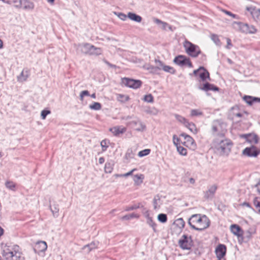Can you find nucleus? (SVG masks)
<instances>
[{"instance_id": "f257e3e1", "label": "nucleus", "mask_w": 260, "mask_h": 260, "mask_svg": "<svg viewBox=\"0 0 260 260\" xmlns=\"http://www.w3.org/2000/svg\"><path fill=\"white\" fill-rule=\"evenodd\" d=\"M188 223L191 229L202 231L210 225V221L205 215L196 214L192 215L188 220Z\"/></svg>"}, {"instance_id": "f03ea898", "label": "nucleus", "mask_w": 260, "mask_h": 260, "mask_svg": "<svg viewBox=\"0 0 260 260\" xmlns=\"http://www.w3.org/2000/svg\"><path fill=\"white\" fill-rule=\"evenodd\" d=\"M2 254L6 260H24L18 245H5Z\"/></svg>"}, {"instance_id": "7ed1b4c3", "label": "nucleus", "mask_w": 260, "mask_h": 260, "mask_svg": "<svg viewBox=\"0 0 260 260\" xmlns=\"http://www.w3.org/2000/svg\"><path fill=\"white\" fill-rule=\"evenodd\" d=\"M218 135L219 137L214 141L213 145L220 155H227L231 151L232 144L230 140L223 138L222 134Z\"/></svg>"}, {"instance_id": "20e7f679", "label": "nucleus", "mask_w": 260, "mask_h": 260, "mask_svg": "<svg viewBox=\"0 0 260 260\" xmlns=\"http://www.w3.org/2000/svg\"><path fill=\"white\" fill-rule=\"evenodd\" d=\"M183 46L186 52L193 57H197L201 53V50L199 46L188 41L184 42Z\"/></svg>"}, {"instance_id": "39448f33", "label": "nucleus", "mask_w": 260, "mask_h": 260, "mask_svg": "<svg viewBox=\"0 0 260 260\" xmlns=\"http://www.w3.org/2000/svg\"><path fill=\"white\" fill-rule=\"evenodd\" d=\"M233 26L235 29L246 34H254L256 31V29L253 26H249L247 23L240 22H234Z\"/></svg>"}, {"instance_id": "423d86ee", "label": "nucleus", "mask_w": 260, "mask_h": 260, "mask_svg": "<svg viewBox=\"0 0 260 260\" xmlns=\"http://www.w3.org/2000/svg\"><path fill=\"white\" fill-rule=\"evenodd\" d=\"M180 247L182 249L189 250L192 246V241L190 237L183 235L178 242Z\"/></svg>"}, {"instance_id": "0eeeda50", "label": "nucleus", "mask_w": 260, "mask_h": 260, "mask_svg": "<svg viewBox=\"0 0 260 260\" xmlns=\"http://www.w3.org/2000/svg\"><path fill=\"white\" fill-rule=\"evenodd\" d=\"M192 74L196 77L199 76L202 81H206L207 79L210 80L209 72L203 67H200L199 69L194 70Z\"/></svg>"}, {"instance_id": "6e6552de", "label": "nucleus", "mask_w": 260, "mask_h": 260, "mask_svg": "<svg viewBox=\"0 0 260 260\" xmlns=\"http://www.w3.org/2000/svg\"><path fill=\"white\" fill-rule=\"evenodd\" d=\"M122 83L125 86L134 89L138 88L142 85V82L140 80H134L126 78L122 79Z\"/></svg>"}, {"instance_id": "1a4fd4ad", "label": "nucleus", "mask_w": 260, "mask_h": 260, "mask_svg": "<svg viewBox=\"0 0 260 260\" xmlns=\"http://www.w3.org/2000/svg\"><path fill=\"white\" fill-rule=\"evenodd\" d=\"M174 62L181 67L187 66L189 68L192 67V63L189 59L183 55H178L174 59Z\"/></svg>"}, {"instance_id": "9d476101", "label": "nucleus", "mask_w": 260, "mask_h": 260, "mask_svg": "<svg viewBox=\"0 0 260 260\" xmlns=\"http://www.w3.org/2000/svg\"><path fill=\"white\" fill-rule=\"evenodd\" d=\"M259 151L254 146L246 147L243 150V154L249 157H256Z\"/></svg>"}, {"instance_id": "9b49d317", "label": "nucleus", "mask_w": 260, "mask_h": 260, "mask_svg": "<svg viewBox=\"0 0 260 260\" xmlns=\"http://www.w3.org/2000/svg\"><path fill=\"white\" fill-rule=\"evenodd\" d=\"M226 252V247L223 245L220 244H219L215 249V252L217 257L218 259H221L223 258Z\"/></svg>"}, {"instance_id": "f8f14e48", "label": "nucleus", "mask_w": 260, "mask_h": 260, "mask_svg": "<svg viewBox=\"0 0 260 260\" xmlns=\"http://www.w3.org/2000/svg\"><path fill=\"white\" fill-rule=\"evenodd\" d=\"M129 125H132L133 126H135V130L138 132H143L145 130L146 126L139 119L132 121L128 123Z\"/></svg>"}, {"instance_id": "ddd939ff", "label": "nucleus", "mask_w": 260, "mask_h": 260, "mask_svg": "<svg viewBox=\"0 0 260 260\" xmlns=\"http://www.w3.org/2000/svg\"><path fill=\"white\" fill-rule=\"evenodd\" d=\"M47 248V243L44 241H41L36 243L34 248V251L36 253H39L40 252H44Z\"/></svg>"}, {"instance_id": "4468645a", "label": "nucleus", "mask_w": 260, "mask_h": 260, "mask_svg": "<svg viewBox=\"0 0 260 260\" xmlns=\"http://www.w3.org/2000/svg\"><path fill=\"white\" fill-rule=\"evenodd\" d=\"M126 128L122 126H116L109 129V131L115 136L123 134L126 132Z\"/></svg>"}, {"instance_id": "2eb2a0df", "label": "nucleus", "mask_w": 260, "mask_h": 260, "mask_svg": "<svg viewBox=\"0 0 260 260\" xmlns=\"http://www.w3.org/2000/svg\"><path fill=\"white\" fill-rule=\"evenodd\" d=\"M91 45L87 43L79 44L77 45V49L80 50L82 53L88 54Z\"/></svg>"}, {"instance_id": "dca6fc26", "label": "nucleus", "mask_w": 260, "mask_h": 260, "mask_svg": "<svg viewBox=\"0 0 260 260\" xmlns=\"http://www.w3.org/2000/svg\"><path fill=\"white\" fill-rule=\"evenodd\" d=\"M217 189V186L215 185H213L210 186L208 190H207L205 193L204 197L207 199H212Z\"/></svg>"}, {"instance_id": "f3484780", "label": "nucleus", "mask_w": 260, "mask_h": 260, "mask_svg": "<svg viewBox=\"0 0 260 260\" xmlns=\"http://www.w3.org/2000/svg\"><path fill=\"white\" fill-rule=\"evenodd\" d=\"M199 89L205 91H208L209 90L218 91L219 90L218 87L208 82L204 84L203 87H199Z\"/></svg>"}, {"instance_id": "a211bd4d", "label": "nucleus", "mask_w": 260, "mask_h": 260, "mask_svg": "<svg viewBox=\"0 0 260 260\" xmlns=\"http://www.w3.org/2000/svg\"><path fill=\"white\" fill-rule=\"evenodd\" d=\"M231 230L233 234L238 237H240L242 235V231L240 227L237 224L231 225Z\"/></svg>"}, {"instance_id": "6ab92c4d", "label": "nucleus", "mask_w": 260, "mask_h": 260, "mask_svg": "<svg viewBox=\"0 0 260 260\" xmlns=\"http://www.w3.org/2000/svg\"><path fill=\"white\" fill-rule=\"evenodd\" d=\"M21 7L25 10H32L34 8V5L32 3L28 0H21Z\"/></svg>"}, {"instance_id": "aec40b11", "label": "nucleus", "mask_w": 260, "mask_h": 260, "mask_svg": "<svg viewBox=\"0 0 260 260\" xmlns=\"http://www.w3.org/2000/svg\"><path fill=\"white\" fill-rule=\"evenodd\" d=\"M250 10L251 14L252 17L256 20H260V9L256 8L247 9Z\"/></svg>"}, {"instance_id": "412c9836", "label": "nucleus", "mask_w": 260, "mask_h": 260, "mask_svg": "<svg viewBox=\"0 0 260 260\" xmlns=\"http://www.w3.org/2000/svg\"><path fill=\"white\" fill-rule=\"evenodd\" d=\"M98 244H99L98 242H91V243H90L89 244L85 245L83 247L82 249H83V250H84V251L85 252L88 253L92 249H93L98 247Z\"/></svg>"}, {"instance_id": "4be33fe9", "label": "nucleus", "mask_w": 260, "mask_h": 260, "mask_svg": "<svg viewBox=\"0 0 260 260\" xmlns=\"http://www.w3.org/2000/svg\"><path fill=\"white\" fill-rule=\"evenodd\" d=\"M90 51L88 55H98L102 54V50L101 48L95 47L93 45H91L90 47Z\"/></svg>"}, {"instance_id": "5701e85b", "label": "nucleus", "mask_w": 260, "mask_h": 260, "mask_svg": "<svg viewBox=\"0 0 260 260\" xmlns=\"http://www.w3.org/2000/svg\"><path fill=\"white\" fill-rule=\"evenodd\" d=\"M127 17L129 19L137 22H141L142 20V18L140 16L132 12H128L127 13Z\"/></svg>"}, {"instance_id": "b1692460", "label": "nucleus", "mask_w": 260, "mask_h": 260, "mask_svg": "<svg viewBox=\"0 0 260 260\" xmlns=\"http://www.w3.org/2000/svg\"><path fill=\"white\" fill-rule=\"evenodd\" d=\"M29 76V73L28 70H23L20 75L18 76V80L20 82H23L26 80Z\"/></svg>"}, {"instance_id": "393cba45", "label": "nucleus", "mask_w": 260, "mask_h": 260, "mask_svg": "<svg viewBox=\"0 0 260 260\" xmlns=\"http://www.w3.org/2000/svg\"><path fill=\"white\" fill-rule=\"evenodd\" d=\"M146 218V222L148 224H149L151 227H152L154 232L156 231V224L153 220L152 218L150 217L149 213H147L145 215Z\"/></svg>"}, {"instance_id": "a878e982", "label": "nucleus", "mask_w": 260, "mask_h": 260, "mask_svg": "<svg viewBox=\"0 0 260 260\" xmlns=\"http://www.w3.org/2000/svg\"><path fill=\"white\" fill-rule=\"evenodd\" d=\"M144 179V176L143 174H137L134 176L133 180L135 184L139 185L143 182Z\"/></svg>"}, {"instance_id": "bb28decb", "label": "nucleus", "mask_w": 260, "mask_h": 260, "mask_svg": "<svg viewBox=\"0 0 260 260\" xmlns=\"http://www.w3.org/2000/svg\"><path fill=\"white\" fill-rule=\"evenodd\" d=\"M247 140L250 143L256 144L258 139L257 136L255 134H249L246 137Z\"/></svg>"}, {"instance_id": "cd10ccee", "label": "nucleus", "mask_w": 260, "mask_h": 260, "mask_svg": "<svg viewBox=\"0 0 260 260\" xmlns=\"http://www.w3.org/2000/svg\"><path fill=\"white\" fill-rule=\"evenodd\" d=\"M154 22L157 24H160L161 28L162 29H166L167 27H168L170 29H171V26H170L167 23L163 22L158 19H155Z\"/></svg>"}, {"instance_id": "c85d7f7f", "label": "nucleus", "mask_w": 260, "mask_h": 260, "mask_svg": "<svg viewBox=\"0 0 260 260\" xmlns=\"http://www.w3.org/2000/svg\"><path fill=\"white\" fill-rule=\"evenodd\" d=\"M114 164L112 162H108L105 165V172L106 173H111L113 169Z\"/></svg>"}, {"instance_id": "c756f323", "label": "nucleus", "mask_w": 260, "mask_h": 260, "mask_svg": "<svg viewBox=\"0 0 260 260\" xmlns=\"http://www.w3.org/2000/svg\"><path fill=\"white\" fill-rule=\"evenodd\" d=\"M50 210L53 214V215L55 217H57L58 216L59 206L58 205L54 204L52 206H50Z\"/></svg>"}, {"instance_id": "7c9ffc66", "label": "nucleus", "mask_w": 260, "mask_h": 260, "mask_svg": "<svg viewBox=\"0 0 260 260\" xmlns=\"http://www.w3.org/2000/svg\"><path fill=\"white\" fill-rule=\"evenodd\" d=\"M181 136L183 137L186 140V142L190 145H193L194 144V141L192 137L190 136L187 135L185 134H181Z\"/></svg>"}, {"instance_id": "2f4dec72", "label": "nucleus", "mask_w": 260, "mask_h": 260, "mask_svg": "<svg viewBox=\"0 0 260 260\" xmlns=\"http://www.w3.org/2000/svg\"><path fill=\"white\" fill-rule=\"evenodd\" d=\"M185 126L187 127L191 132L193 133H197V130L194 123L187 121Z\"/></svg>"}, {"instance_id": "473e14b6", "label": "nucleus", "mask_w": 260, "mask_h": 260, "mask_svg": "<svg viewBox=\"0 0 260 260\" xmlns=\"http://www.w3.org/2000/svg\"><path fill=\"white\" fill-rule=\"evenodd\" d=\"M6 187L11 190L15 191L16 188V184L11 181H7L5 183Z\"/></svg>"}, {"instance_id": "72a5a7b5", "label": "nucleus", "mask_w": 260, "mask_h": 260, "mask_svg": "<svg viewBox=\"0 0 260 260\" xmlns=\"http://www.w3.org/2000/svg\"><path fill=\"white\" fill-rule=\"evenodd\" d=\"M253 203L256 210L259 214H260V198L258 197L254 198Z\"/></svg>"}, {"instance_id": "f704fd0d", "label": "nucleus", "mask_w": 260, "mask_h": 260, "mask_svg": "<svg viewBox=\"0 0 260 260\" xmlns=\"http://www.w3.org/2000/svg\"><path fill=\"white\" fill-rule=\"evenodd\" d=\"M139 217V215L137 214L133 213L130 214L126 215L121 217V219L123 220H127L132 218H138Z\"/></svg>"}, {"instance_id": "c9c22d12", "label": "nucleus", "mask_w": 260, "mask_h": 260, "mask_svg": "<svg viewBox=\"0 0 260 260\" xmlns=\"http://www.w3.org/2000/svg\"><path fill=\"white\" fill-rule=\"evenodd\" d=\"M238 110V107L237 106L233 107L231 109V115L233 116V117L236 116L237 117H241L242 116V114L236 111Z\"/></svg>"}, {"instance_id": "e433bc0d", "label": "nucleus", "mask_w": 260, "mask_h": 260, "mask_svg": "<svg viewBox=\"0 0 260 260\" xmlns=\"http://www.w3.org/2000/svg\"><path fill=\"white\" fill-rule=\"evenodd\" d=\"M176 225L180 229L184 228L185 226V221L182 218L176 219L175 221Z\"/></svg>"}, {"instance_id": "4c0bfd02", "label": "nucleus", "mask_w": 260, "mask_h": 260, "mask_svg": "<svg viewBox=\"0 0 260 260\" xmlns=\"http://www.w3.org/2000/svg\"><path fill=\"white\" fill-rule=\"evenodd\" d=\"M89 108L91 110H99L102 108L101 104L98 102H94L89 105Z\"/></svg>"}, {"instance_id": "58836bf2", "label": "nucleus", "mask_w": 260, "mask_h": 260, "mask_svg": "<svg viewBox=\"0 0 260 260\" xmlns=\"http://www.w3.org/2000/svg\"><path fill=\"white\" fill-rule=\"evenodd\" d=\"M177 151L182 155H186L187 154V150L183 147L179 145L177 147Z\"/></svg>"}, {"instance_id": "ea45409f", "label": "nucleus", "mask_w": 260, "mask_h": 260, "mask_svg": "<svg viewBox=\"0 0 260 260\" xmlns=\"http://www.w3.org/2000/svg\"><path fill=\"white\" fill-rule=\"evenodd\" d=\"M157 219L159 221L165 223L167 221V216L165 214L161 213L158 214Z\"/></svg>"}, {"instance_id": "a19ab883", "label": "nucleus", "mask_w": 260, "mask_h": 260, "mask_svg": "<svg viewBox=\"0 0 260 260\" xmlns=\"http://www.w3.org/2000/svg\"><path fill=\"white\" fill-rule=\"evenodd\" d=\"M243 100L249 105L253 104L252 96L249 95H245L243 98Z\"/></svg>"}, {"instance_id": "79ce46f5", "label": "nucleus", "mask_w": 260, "mask_h": 260, "mask_svg": "<svg viewBox=\"0 0 260 260\" xmlns=\"http://www.w3.org/2000/svg\"><path fill=\"white\" fill-rule=\"evenodd\" d=\"M175 117L178 121H179L181 123H183L184 124V125L186 124V123L188 121L184 117H183L180 115H176Z\"/></svg>"}, {"instance_id": "37998d69", "label": "nucleus", "mask_w": 260, "mask_h": 260, "mask_svg": "<svg viewBox=\"0 0 260 260\" xmlns=\"http://www.w3.org/2000/svg\"><path fill=\"white\" fill-rule=\"evenodd\" d=\"M150 152V150L148 149H144L143 150L140 151L138 155L140 157H143L144 156H146L147 155H148Z\"/></svg>"}, {"instance_id": "c03bdc74", "label": "nucleus", "mask_w": 260, "mask_h": 260, "mask_svg": "<svg viewBox=\"0 0 260 260\" xmlns=\"http://www.w3.org/2000/svg\"><path fill=\"white\" fill-rule=\"evenodd\" d=\"M144 101L147 103H152L153 102V98L151 94L145 95Z\"/></svg>"}, {"instance_id": "a18cd8bd", "label": "nucleus", "mask_w": 260, "mask_h": 260, "mask_svg": "<svg viewBox=\"0 0 260 260\" xmlns=\"http://www.w3.org/2000/svg\"><path fill=\"white\" fill-rule=\"evenodd\" d=\"M155 63L156 64V67L157 68L158 70H162L163 68V67L164 66L162 62L159 60L155 59Z\"/></svg>"}, {"instance_id": "49530a36", "label": "nucleus", "mask_w": 260, "mask_h": 260, "mask_svg": "<svg viewBox=\"0 0 260 260\" xmlns=\"http://www.w3.org/2000/svg\"><path fill=\"white\" fill-rule=\"evenodd\" d=\"M162 70H163L165 72H169L170 73H174V69L172 67L164 65Z\"/></svg>"}, {"instance_id": "de8ad7c7", "label": "nucleus", "mask_w": 260, "mask_h": 260, "mask_svg": "<svg viewBox=\"0 0 260 260\" xmlns=\"http://www.w3.org/2000/svg\"><path fill=\"white\" fill-rule=\"evenodd\" d=\"M202 115V112L198 110L193 109L191 111L190 115L191 116H197Z\"/></svg>"}, {"instance_id": "09e8293b", "label": "nucleus", "mask_w": 260, "mask_h": 260, "mask_svg": "<svg viewBox=\"0 0 260 260\" xmlns=\"http://www.w3.org/2000/svg\"><path fill=\"white\" fill-rule=\"evenodd\" d=\"M159 201H160V199L158 196L155 197L153 199V202L154 208L155 209H156L158 208V207H159L158 202H159Z\"/></svg>"}, {"instance_id": "8fccbe9b", "label": "nucleus", "mask_w": 260, "mask_h": 260, "mask_svg": "<svg viewBox=\"0 0 260 260\" xmlns=\"http://www.w3.org/2000/svg\"><path fill=\"white\" fill-rule=\"evenodd\" d=\"M101 146L102 148V150L105 151L107 150L108 146L107 145V141L106 140H102L101 142Z\"/></svg>"}, {"instance_id": "3c124183", "label": "nucleus", "mask_w": 260, "mask_h": 260, "mask_svg": "<svg viewBox=\"0 0 260 260\" xmlns=\"http://www.w3.org/2000/svg\"><path fill=\"white\" fill-rule=\"evenodd\" d=\"M147 69L152 73H156L158 71L156 66L154 67L152 66H149L147 68Z\"/></svg>"}, {"instance_id": "603ef678", "label": "nucleus", "mask_w": 260, "mask_h": 260, "mask_svg": "<svg viewBox=\"0 0 260 260\" xmlns=\"http://www.w3.org/2000/svg\"><path fill=\"white\" fill-rule=\"evenodd\" d=\"M115 14L118 16V17L122 20H125L127 17L125 14L122 13H115Z\"/></svg>"}, {"instance_id": "864d4df0", "label": "nucleus", "mask_w": 260, "mask_h": 260, "mask_svg": "<svg viewBox=\"0 0 260 260\" xmlns=\"http://www.w3.org/2000/svg\"><path fill=\"white\" fill-rule=\"evenodd\" d=\"M14 4L16 8H21V0H12V4Z\"/></svg>"}, {"instance_id": "5fc2aeb1", "label": "nucleus", "mask_w": 260, "mask_h": 260, "mask_svg": "<svg viewBox=\"0 0 260 260\" xmlns=\"http://www.w3.org/2000/svg\"><path fill=\"white\" fill-rule=\"evenodd\" d=\"M220 127V126L219 123L213 124L212 127L213 133L214 134L215 132H218Z\"/></svg>"}, {"instance_id": "6e6d98bb", "label": "nucleus", "mask_w": 260, "mask_h": 260, "mask_svg": "<svg viewBox=\"0 0 260 260\" xmlns=\"http://www.w3.org/2000/svg\"><path fill=\"white\" fill-rule=\"evenodd\" d=\"M50 113V111L49 110H44L41 112V117L43 119H45L47 116V115Z\"/></svg>"}, {"instance_id": "4d7b16f0", "label": "nucleus", "mask_w": 260, "mask_h": 260, "mask_svg": "<svg viewBox=\"0 0 260 260\" xmlns=\"http://www.w3.org/2000/svg\"><path fill=\"white\" fill-rule=\"evenodd\" d=\"M85 95H89L88 91L83 90L80 92V97L81 101L83 100V97Z\"/></svg>"}, {"instance_id": "13d9d810", "label": "nucleus", "mask_w": 260, "mask_h": 260, "mask_svg": "<svg viewBox=\"0 0 260 260\" xmlns=\"http://www.w3.org/2000/svg\"><path fill=\"white\" fill-rule=\"evenodd\" d=\"M173 143L177 147V146H179V143L180 142V139L176 137V135H174L173 137Z\"/></svg>"}, {"instance_id": "bf43d9fd", "label": "nucleus", "mask_w": 260, "mask_h": 260, "mask_svg": "<svg viewBox=\"0 0 260 260\" xmlns=\"http://www.w3.org/2000/svg\"><path fill=\"white\" fill-rule=\"evenodd\" d=\"M254 234V232H250L249 231H247L244 235L245 238H246L247 240H249L252 235Z\"/></svg>"}, {"instance_id": "052dcab7", "label": "nucleus", "mask_w": 260, "mask_h": 260, "mask_svg": "<svg viewBox=\"0 0 260 260\" xmlns=\"http://www.w3.org/2000/svg\"><path fill=\"white\" fill-rule=\"evenodd\" d=\"M138 208H139V206H136V205H133V206H129V207H126L125 208V210L126 211H131V210H133L136 209H137Z\"/></svg>"}, {"instance_id": "680f3d73", "label": "nucleus", "mask_w": 260, "mask_h": 260, "mask_svg": "<svg viewBox=\"0 0 260 260\" xmlns=\"http://www.w3.org/2000/svg\"><path fill=\"white\" fill-rule=\"evenodd\" d=\"M211 39L216 44H217L219 42V40L217 36L215 35H212Z\"/></svg>"}, {"instance_id": "e2e57ef3", "label": "nucleus", "mask_w": 260, "mask_h": 260, "mask_svg": "<svg viewBox=\"0 0 260 260\" xmlns=\"http://www.w3.org/2000/svg\"><path fill=\"white\" fill-rule=\"evenodd\" d=\"M223 12L224 13H225L226 14L232 17L233 18H237V16L235 14H233L232 13H231L230 11H228L227 10H223Z\"/></svg>"}, {"instance_id": "0e129e2a", "label": "nucleus", "mask_w": 260, "mask_h": 260, "mask_svg": "<svg viewBox=\"0 0 260 260\" xmlns=\"http://www.w3.org/2000/svg\"><path fill=\"white\" fill-rule=\"evenodd\" d=\"M136 170H137L136 169H134L132 170L131 171H130L129 172H128L126 173L123 174V176H124V177H126L129 176L130 175H132L133 173L134 172H135Z\"/></svg>"}, {"instance_id": "69168bd1", "label": "nucleus", "mask_w": 260, "mask_h": 260, "mask_svg": "<svg viewBox=\"0 0 260 260\" xmlns=\"http://www.w3.org/2000/svg\"><path fill=\"white\" fill-rule=\"evenodd\" d=\"M252 101H253V103L254 102H258V103H260V98H256V97H253L252 96Z\"/></svg>"}, {"instance_id": "338daca9", "label": "nucleus", "mask_w": 260, "mask_h": 260, "mask_svg": "<svg viewBox=\"0 0 260 260\" xmlns=\"http://www.w3.org/2000/svg\"><path fill=\"white\" fill-rule=\"evenodd\" d=\"M232 46V44H231V40L230 39H227V48L228 49H230V46Z\"/></svg>"}, {"instance_id": "774afa93", "label": "nucleus", "mask_w": 260, "mask_h": 260, "mask_svg": "<svg viewBox=\"0 0 260 260\" xmlns=\"http://www.w3.org/2000/svg\"><path fill=\"white\" fill-rule=\"evenodd\" d=\"M104 161H105V159H104V157H100V158H99V163H100V164H103V163L104 162Z\"/></svg>"}]
</instances>
